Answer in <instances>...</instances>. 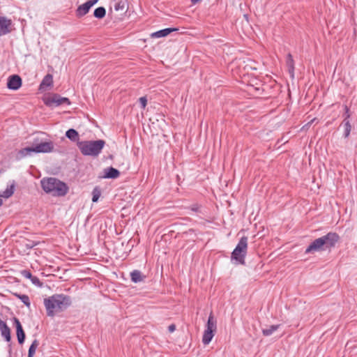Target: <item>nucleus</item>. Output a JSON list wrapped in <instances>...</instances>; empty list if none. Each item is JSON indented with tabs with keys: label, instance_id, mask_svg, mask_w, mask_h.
Instances as JSON below:
<instances>
[{
	"label": "nucleus",
	"instance_id": "nucleus-10",
	"mask_svg": "<svg viewBox=\"0 0 357 357\" xmlns=\"http://www.w3.org/2000/svg\"><path fill=\"white\" fill-rule=\"evenodd\" d=\"M35 153H50L54 150V143L52 141H43L33 146Z\"/></svg>",
	"mask_w": 357,
	"mask_h": 357
},
{
	"label": "nucleus",
	"instance_id": "nucleus-4",
	"mask_svg": "<svg viewBox=\"0 0 357 357\" xmlns=\"http://www.w3.org/2000/svg\"><path fill=\"white\" fill-rule=\"evenodd\" d=\"M105 144L104 140L98 139L79 142L77 143V146L83 155L97 156L101 152Z\"/></svg>",
	"mask_w": 357,
	"mask_h": 357
},
{
	"label": "nucleus",
	"instance_id": "nucleus-28",
	"mask_svg": "<svg viewBox=\"0 0 357 357\" xmlns=\"http://www.w3.org/2000/svg\"><path fill=\"white\" fill-rule=\"evenodd\" d=\"M21 274L23 277L30 279L32 278V274L29 271L27 270H23L21 271Z\"/></svg>",
	"mask_w": 357,
	"mask_h": 357
},
{
	"label": "nucleus",
	"instance_id": "nucleus-12",
	"mask_svg": "<svg viewBox=\"0 0 357 357\" xmlns=\"http://www.w3.org/2000/svg\"><path fill=\"white\" fill-rule=\"evenodd\" d=\"M15 324L16 327V334L18 342L20 344H22L25 340V333L24 332L21 323L17 318H15Z\"/></svg>",
	"mask_w": 357,
	"mask_h": 357
},
{
	"label": "nucleus",
	"instance_id": "nucleus-29",
	"mask_svg": "<svg viewBox=\"0 0 357 357\" xmlns=\"http://www.w3.org/2000/svg\"><path fill=\"white\" fill-rule=\"evenodd\" d=\"M31 281L32 282V283L36 286H41L42 285V283L40 282L39 278L36 276H32V278H31Z\"/></svg>",
	"mask_w": 357,
	"mask_h": 357
},
{
	"label": "nucleus",
	"instance_id": "nucleus-3",
	"mask_svg": "<svg viewBox=\"0 0 357 357\" xmlns=\"http://www.w3.org/2000/svg\"><path fill=\"white\" fill-rule=\"evenodd\" d=\"M40 183L43 190L53 196L63 197L68 192V185L56 178H43L40 181Z\"/></svg>",
	"mask_w": 357,
	"mask_h": 357
},
{
	"label": "nucleus",
	"instance_id": "nucleus-22",
	"mask_svg": "<svg viewBox=\"0 0 357 357\" xmlns=\"http://www.w3.org/2000/svg\"><path fill=\"white\" fill-rule=\"evenodd\" d=\"M38 345H39V342L38 340L36 339L32 342V343L29 349L28 357H33Z\"/></svg>",
	"mask_w": 357,
	"mask_h": 357
},
{
	"label": "nucleus",
	"instance_id": "nucleus-8",
	"mask_svg": "<svg viewBox=\"0 0 357 357\" xmlns=\"http://www.w3.org/2000/svg\"><path fill=\"white\" fill-rule=\"evenodd\" d=\"M46 104L51 107H57L63 104L70 105V102L67 98L61 97L59 95L54 94L47 100Z\"/></svg>",
	"mask_w": 357,
	"mask_h": 357
},
{
	"label": "nucleus",
	"instance_id": "nucleus-5",
	"mask_svg": "<svg viewBox=\"0 0 357 357\" xmlns=\"http://www.w3.org/2000/svg\"><path fill=\"white\" fill-rule=\"evenodd\" d=\"M245 253V237L241 236L240 241L231 253V262L234 265L244 264Z\"/></svg>",
	"mask_w": 357,
	"mask_h": 357
},
{
	"label": "nucleus",
	"instance_id": "nucleus-7",
	"mask_svg": "<svg viewBox=\"0 0 357 357\" xmlns=\"http://www.w3.org/2000/svg\"><path fill=\"white\" fill-rule=\"evenodd\" d=\"M262 92L261 83L259 79H255L252 82H247V95L257 98L262 94Z\"/></svg>",
	"mask_w": 357,
	"mask_h": 357
},
{
	"label": "nucleus",
	"instance_id": "nucleus-19",
	"mask_svg": "<svg viewBox=\"0 0 357 357\" xmlns=\"http://www.w3.org/2000/svg\"><path fill=\"white\" fill-rule=\"evenodd\" d=\"M32 153L34 152L33 146L31 147H26L24 149H20L17 153V158L21 159L22 158H24L27 155H31Z\"/></svg>",
	"mask_w": 357,
	"mask_h": 357
},
{
	"label": "nucleus",
	"instance_id": "nucleus-20",
	"mask_svg": "<svg viewBox=\"0 0 357 357\" xmlns=\"http://www.w3.org/2000/svg\"><path fill=\"white\" fill-rule=\"evenodd\" d=\"M66 136L73 142H76L79 139L78 132L73 128H70L66 131Z\"/></svg>",
	"mask_w": 357,
	"mask_h": 357
},
{
	"label": "nucleus",
	"instance_id": "nucleus-30",
	"mask_svg": "<svg viewBox=\"0 0 357 357\" xmlns=\"http://www.w3.org/2000/svg\"><path fill=\"white\" fill-rule=\"evenodd\" d=\"M139 103L141 105V107L143 109H144L146 107V105H147V99H146V98L144 97V96L139 98Z\"/></svg>",
	"mask_w": 357,
	"mask_h": 357
},
{
	"label": "nucleus",
	"instance_id": "nucleus-34",
	"mask_svg": "<svg viewBox=\"0 0 357 357\" xmlns=\"http://www.w3.org/2000/svg\"><path fill=\"white\" fill-rule=\"evenodd\" d=\"M248 66H249V67L250 68V69H252V70H256V69H257V67H256L255 66H253V65H249V64L247 63V68H248Z\"/></svg>",
	"mask_w": 357,
	"mask_h": 357
},
{
	"label": "nucleus",
	"instance_id": "nucleus-1",
	"mask_svg": "<svg viewBox=\"0 0 357 357\" xmlns=\"http://www.w3.org/2000/svg\"><path fill=\"white\" fill-rule=\"evenodd\" d=\"M70 304V297L64 294H54L44 299V305L49 317H54L56 313L66 310Z\"/></svg>",
	"mask_w": 357,
	"mask_h": 357
},
{
	"label": "nucleus",
	"instance_id": "nucleus-2",
	"mask_svg": "<svg viewBox=\"0 0 357 357\" xmlns=\"http://www.w3.org/2000/svg\"><path fill=\"white\" fill-rule=\"evenodd\" d=\"M339 240L336 233L329 232L326 235L315 239L305 250V254L314 253L335 246Z\"/></svg>",
	"mask_w": 357,
	"mask_h": 357
},
{
	"label": "nucleus",
	"instance_id": "nucleus-18",
	"mask_svg": "<svg viewBox=\"0 0 357 357\" xmlns=\"http://www.w3.org/2000/svg\"><path fill=\"white\" fill-rule=\"evenodd\" d=\"M130 278L131 280L137 283L139 282H142L145 278V276L142 275L141 271L138 270H134L130 273Z\"/></svg>",
	"mask_w": 357,
	"mask_h": 357
},
{
	"label": "nucleus",
	"instance_id": "nucleus-25",
	"mask_svg": "<svg viewBox=\"0 0 357 357\" xmlns=\"http://www.w3.org/2000/svg\"><path fill=\"white\" fill-rule=\"evenodd\" d=\"M343 125L344 127V137L347 138L350 135L351 130V126L349 121L347 119L343 120Z\"/></svg>",
	"mask_w": 357,
	"mask_h": 357
},
{
	"label": "nucleus",
	"instance_id": "nucleus-33",
	"mask_svg": "<svg viewBox=\"0 0 357 357\" xmlns=\"http://www.w3.org/2000/svg\"><path fill=\"white\" fill-rule=\"evenodd\" d=\"M168 329H169V332L172 333V332H174V331H175V329H176V326H175V325L172 324V325H170V326H169Z\"/></svg>",
	"mask_w": 357,
	"mask_h": 357
},
{
	"label": "nucleus",
	"instance_id": "nucleus-32",
	"mask_svg": "<svg viewBox=\"0 0 357 357\" xmlns=\"http://www.w3.org/2000/svg\"><path fill=\"white\" fill-rule=\"evenodd\" d=\"M344 111H345V113H344L345 118L344 119L349 120V118L350 117L349 109L347 105H344Z\"/></svg>",
	"mask_w": 357,
	"mask_h": 357
},
{
	"label": "nucleus",
	"instance_id": "nucleus-24",
	"mask_svg": "<svg viewBox=\"0 0 357 357\" xmlns=\"http://www.w3.org/2000/svg\"><path fill=\"white\" fill-rule=\"evenodd\" d=\"M106 10L104 7L97 8L93 13L94 17L98 19H102L105 16Z\"/></svg>",
	"mask_w": 357,
	"mask_h": 357
},
{
	"label": "nucleus",
	"instance_id": "nucleus-27",
	"mask_svg": "<svg viewBox=\"0 0 357 357\" xmlns=\"http://www.w3.org/2000/svg\"><path fill=\"white\" fill-rule=\"evenodd\" d=\"M100 195H101L100 190L98 188H95L92 192V195H93L92 202H98L99 197H100Z\"/></svg>",
	"mask_w": 357,
	"mask_h": 357
},
{
	"label": "nucleus",
	"instance_id": "nucleus-14",
	"mask_svg": "<svg viewBox=\"0 0 357 357\" xmlns=\"http://www.w3.org/2000/svg\"><path fill=\"white\" fill-rule=\"evenodd\" d=\"M53 84V77L50 74L46 75L43 79L39 89L40 90H46L47 87H50Z\"/></svg>",
	"mask_w": 357,
	"mask_h": 357
},
{
	"label": "nucleus",
	"instance_id": "nucleus-9",
	"mask_svg": "<svg viewBox=\"0 0 357 357\" xmlns=\"http://www.w3.org/2000/svg\"><path fill=\"white\" fill-rule=\"evenodd\" d=\"M98 0H89L80 5L76 10V15L78 17L84 16L89 11L90 8L95 5Z\"/></svg>",
	"mask_w": 357,
	"mask_h": 357
},
{
	"label": "nucleus",
	"instance_id": "nucleus-35",
	"mask_svg": "<svg viewBox=\"0 0 357 357\" xmlns=\"http://www.w3.org/2000/svg\"><path fill=\"white\" fill-rule=\"evenodd\" d=\"M193 3H197L199 0H191Z\"/></svg>",
	"mask_w": 357,
	"mask_h": 357
},
{
	"label": "nucleus",
	"instance_id": "nucleus-21",
	"mask_svg": "<svg viewBox=\"0 0 357 357\" xmlns=\"http://www.w3.org/2000/svg\"><path fill=\"white\" fill-rule=\"evenodd\" d=\"M280 327V325H271L262 329V333L265 336L271 335Z\"/></svg>",
	"mask_w": 357,
	"mask_h": 357
},
{
	"label": "nucleus",
	"instance_id": "nucleus-16",
	"mask_svg": "<svg viewBox=\"0 0 357 357\" xmlns=\"http://www.w3.org/2000/svg\"><path fill=\"white\" fill-rule=\"evenodd\" d=\"M176 29H174V28H167V29H162V30H160V31H155L154 33H153L151 34V37L153 38H162V37H165V36H167V35H169L170 33L176 31Z\"/></svg>",
	"mask_w": 357,
	"mask_h": 357
},
{
	"label": "nucleus",
	"instance_id": "nucleus-31",
	"mask_svg": "<svg viewBox=\"0 0 357 357\" xmlns=\"http://www.w3.org/2000/svg\"><path fill=\"white\" fill-rule=\"evenodd\" d=\"M43 141V140L38 137H34L32 142V146H36L37 144H40V142H42Z\"/></svg>",
	"mask_w": 357,
	"mask_h": 357
},
{
	"label": "nucleus",
	"instance_id": "nucleus-11",
	"mask_svg": "<svg viewBox=\"0 0 357 357\" xmlns=\"http://www.w3.org/2000/svg\"><path fill=\"white\" fill-rule=\"evenodd\" d=\"M22 85V79L19 75H13L8 77L7 87L11 90H17Z\"/></svg>",
	"mask_w": 357,
	"mask_h": 357
},
{
	"label": "nucleus",
	"instance_id": "nucleus-15",
	"mask_svg": "<svg viewBox=\"0 0 357 357\" xmlns=\"http://www.w3.org/2000/svg\"><path fill=\"white\" fill-rule=\"evenodd\" d=\"M105 175L104 178H116L119 176L120 172L118 169L114 168V167H108L104 170Z\"/></svg>",
	"mask_w": 357,
	"mask_h": 357
},
{
	"label": "nucleus",
	"instance_id": "nucleus-17",
	"mask_svg": "<svg viewBox=\"0 0 357 357\" xmlns=\"http://www.w3.org/2000/svg\"><path fill=\"white\" fill-rule=\"evenodd\" d=\"M15 191V183L13 182L12 184L8 185L5 190L0 192V197L3 198H9L10 197Z\"/></svg>",
	"mask_w": 357,
	"mask_h": 357
},
{
	"label": "nucleus",
	"instance_id": "nucleus-13",
	"mask_svg": "<svg viewBox=\"0 0 357 357\" xmlns=\"http://www.w3.org/2000/svg\"><path fill=\"white\" fill-rule=\"evenodd\" d=\"M10 20L5 17H0V36L6 35L10 32Z\"/></svg>",
	"mask_w": 357,
	"mask_h": 357
},
{
	"label": "nucleus",
	"instance_id": "nucleus-23",
	"mask_svg": "<svg viewBox=\"0 0 357 357\" xmlns=\"http://www.w3.org/2000/svg\"><path fill=\"white\" fill-rule=\"evenodd\" d=\"M287 65L289 68V71L291 74V76L294 77V59L291 54H288L287 57Z\"/></svg>",
	"mask_w": 357,
	"mask_h": 357
},
{
	"label": "nucleus",
	"instance_id": "nucleus-6",
	"mask_svg": "<svg viewBox=\"0 0 357 357\" xmlns=\"http://www.w3.org/2000/svg\"><path fill=\"white\" fill-rule=\"evenodd\" d=\"M216 328V320L215 319L213 313H211L208 316L206 328L202 337V342L204 344L206 345L211 342L214 336V333L215 332Z\"/></svg>",
	"mask_w": 357,
	"mask_h": 357
},
{
	"label": "nucleus",
	"instance_id": "nucleus-36",
	"mask_svg": "<svg viewBox=\"0 0 357 357\" xmlns=\"http://www.w3.org/2000/svg\"><path fill=\"white\" fill-rule=\"evenodd\" d=\"M2 204H3V201H2V199L0 198V206H2Z\"/></svg>",
	"mask_w": 357,
	"mask_h": 357
},
{
	"label": "nucleus",
	"instance_id": "nucleus-26",
	"mask_svg": "<svg viewBox=\"0 0 357 357\" xmlns=\"http://www.w3.org/2000/svg\"><path fill=\"white\" fill-rule=\"evenodd\" d=\"M15 296L20 299V301L27 307H30L31 303L29 300V297L26 294H17Z\"/></svg>",
	"mask_w": 357,
	"mask_h": 357
}]
</instances>
